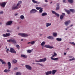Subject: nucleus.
I'll use <instances>...</instances> for the list:
<instances>
[{
    "instance_id": "nucleus-39",
    "label": "nucleus",
    "mask_w": 75,
    "mask_h": 75,
    "mask_svg": "<svg viewBox=\"0 0 75 75\" xmlns=\"http://www.w3.org/2000/svg\"><path fill=\"white\" fill-rule=\"evenodd\" d=\"M16 47L18 49H19L20 48V46H19V45H16Z\"/></svg>"
},
{
    "instance_id": "nucleus-52",
    "label": "nucleus",
    "mask_w": 75,
    "mask_h": 75,
    "mask_svg": "<svg viewBox=\"0 0 75 75\" xmlns=\"http://www.w3.org/2000/svg\"><path fill=\"white\" fill-rule=\"evenodd\" d=\"M62 15H63V16H64H64L65 15V13H62Z\"/></svg>"
},
{
    "instance_id": "nucleus-31",
    "label": "nucleus",
    "mask_w": 75,
    "mask_h": 75,
    "mask_svg": "<svg viewBox=\"0 0 75 75\" xmlns=\"http://www.w3.org/2000/svg\"><path fill=\"white\" fill-rule=\"evenodd\" d=\"M45 42H43L41 43V45H42V46H44V45H45Z\"/></svg>"
},
{
    "instance_id": "nucleus-35",
    "label": "nucleus",
    "mask_w": 75,
    "mask_h": 75,
    "mask_svg": "<svg viewBox=\"0 0 75 75\" xmlns=\"http://www.w3.org/2000/svg\"><path fill=\"white\" fill-rule=\"evenodd\" d=\"M20 18L21 19H24V16L23 15H21L20 16Z\"/></svg>"
},
{
    "instance_id": "nucleus-22",
    "label": "nucleus",
    "mask_w": 75,
    "mask_h": 75,
    "mask_svg": "<svg viewBox=\"0 0 75 75\" xmlns=\"http://www.w3.org/2000/svg\"><path fill=\"white\" fill-rule=\"evenodd\" d=\"M21 3H22V1H18L17 5L18 7H19V6L20 4H21Z\"/></svg>"
},
{
    "instance_id": "nucleus-45",
    "label": "nucleus",
    "mask_w": 75,
    "mask_h": 75,
    "mask_svg": "<svg viewBox=\"0 0 75 75\" xmlns=\"http://www.w3.org/2000/svg\"><path fill=\"white\" fill-rule=\"evenodd\" d=\"M40 8H41V7H37L36 8V9H37V10H40Z\"/></svg>"
},
{
    "instance_id": "nucleus-26",
    "label": "nucleus",
    "mask_w": 75,
    "mask_h": 75,
    "mask_svg": "<svg viewBox=\"0 0 75 75\" xmlns=\"http://www.w3.org/2000/svg\"><path fill=\"white\" fill-rule=\"evenodd\" d=\"M47 15V13H42V16H45Z\"/></svg>"
},
{
    "instance_id": "nucleus-13",
    "label": "nucleus",
    "mask_w": 75,
    "mask_h": 75,
    "mask_svg": "<svg viewBox=\"0 0 75 75\" xmlns=\"http://www.w3.org/2000/svg\"><path fill=\"white\" fill-rule=\"evenodd\" d=\"M8 69H10L11 68V63L10 62H8Z\"/></svg>"
},
{
    "instance_id": "nucleus-61",
    "label": "nucleus",
    "mask_w": 75,
    "mask_h": 75,
    "mask_svg": "<svg viewBox=\"0 0 75 75\" xmlns=\"http://www.w3.org/2000/svg\"><path fill=\"white\" fill-rule=\"evenodd\" d=\"M73 26V25H71L70 26V27H72V26Z\"/></svg>"
},
{
    "instance_id": "nucleus-36",
    "label": "nucleus",
    "mask_w": 75,
    "mask_h": 75,
    "mask_svg": "<svg viewBox=\"0 0 75 75\" xmlns=\"http://www.w3.org/2000/svg\"><path fill=\"white\" fill-rule=\"evenodd\" d=\"M42 8H40V10L39 11V12L40 13H41L42 12Z\"/></svg>"
},
{
    "instance_id": "nucleus-28",
    "label": "nucleus",
    "mask_w": 75,
    "mask_h": 75,
    "mask_svg": "<svg viewBox=\"0 0 75 75\" xmlns=\"http://www.w3.org/2000/svg\"><path fill=\"white\" fill-rule=\"evenodd\" d=\"M70 11L71 12H72V13H74V12H75V10L72 9H70Z\"/></svg>"
},
{
    "instance_id": "nucleus-29",
    "label": "nucleus",
    "mask_w": 75,
    "mask_h": 75,
    "mask_svg": "<svg viewBox=\"0 0 75 75\" xmlns=\"http://www.w3.org/2000/svg\"><path fill=\"white\" fill-rule=\"evenodd\" d=\"M12 62H13V64H15L17 62V61L16 59H14L13 60Z\"/></svg>"
},
{
    "instance_id": "nucleus-49",
    "label": "nucleus",
    "mask_w": 75,
    "mask_h": 75,
    "mask_svg": "<svg viewBox=\"0 0 75 75\" xmlns=\"http://www.w3.org/2000/svg\"><path fill=\"white\" fill-rule=\"evenodd\" d=\"M65 1H66L65 0H63V3H66V2H65Z\"/></svg>"
},
{
    "instance_id": "nucleus-27",
    "label": "nucleus",
    "mask_w": 75,
    "mask_h": 75,
    "mask_svg": "<svg viewBox=\"0 0 75 75\" xmlns=\"http://www.w3.org/2000/svg\"><path fill=\"white\" fill-rule=\"evenodd\" d=\"M68 1L70 3H72L74 2V0H68Z\"/></svg>"
},
{
    "instance_id": "nucleus-53",
    "label": "nucleus",
    "mask_w": 75,
    "mask_h": 75,
    "mask_svg": "<svg viewBox=\"0 0 75 75\" xmlns=\"http://www.w3.org/2000/svg\"><path fill=\"white\" fill-rule=\"evenodd\" d=\"M71 44H73V45H74V42H70Z\"/></svg>"
},
{
    "instance_id": "nucleus-41",
    "label": "nucleus",
    "mask_w": 75,
    "mask_h": 75,
    "mask_svg": "<svg viewBox=\"0 0 75 75\" xmlns=\"http://www.w3.org/2000/svg\"><path fill=\"white\" fill-rule=\"evenodd\" d=\"M49 48H50V49H52L53 48V47L49 45Z\"/></svg>"
},
{
    "instance_id": "nucleus-7",
    "label": "nucleus",
    "mask_w": 75,
    "mask_h": 75,
    "mask_svg": "<svg viewBox=\"0 0 75 75\" xmlns=\"http://www.w3.org/2000/svg\"><path fill=\"white\" fill-rule=\"evenodd\" d=\"M10 52H11L12 53H15V54H16V52L14 50V49L13 48H10Z\"/></svg>"
},
{
    "instance_id": "nucleus-58",
    "label": "nucleus",
    "mask_w": 75,
    "mask_h": 75,
    "mask_svg": "<svg viewBox=\"0 0 75 75\" xmlns=\"http://www.w3.org/2000/svg\"><path fill=\"white\" fill-rule=\"evenodd\" d=\"M17 15H18V14L16 13V14H15V16H17Z\"/></svg>"
},
{
    "instance_id": "nucleus-46",
    "label": "nucleus",
    "mask_w": 75,
    "mask_h": 75,
    "mask_svg": "<svg viewBox=\"0 0 75 75\" xmlns=\"http://www.w3.org/2000/svg\"><path fill=\"white\" fill-rule=\"evenodd\" d=\"M3 13V11H1L0 12V14H2Z\"/></svg>"
},
{
    "instance_id": "nucleus-4",
    "label": "nucleus",
    "mask_w": 75,
    "mask_h": 75,
    "mask_svg": "<svg viewBox=\"0 0 75 75\" xmlns=\"http://www.w3.org/2000/svg\"><path fill=\"white\" fill-rule=\"evenodd\" d=\"M25 67L26 68H27V69H28L29 70H31V69H32V68H31V67L29 65H26Z\"/></svg>"
},
{
    "instance_id": "nucleus-44",
    "label": "nucleus",
    "mask_w": 75,
    "mask_h": 75,
    "mask_svg": "<svg viewBox=\"0 0 75 75\" xmlns=\"http://www.w3.org/2000/svg\"><path fill=\"white\" fill-rule=\"evenodd\" d=\"M8 51H9V49H7L6 50V51L7 52V53H8Z\"/></svg>"
},
{
    "instance_id": "nucleus-15",
    "label": "nucleus",
    "mask_w": 75,
    "mask_h": 75,
    "mask_svg": "<svg viewBox=\"0 0 75 75\" xmlns=\"http://www.w3.org/2000/svg\"><path fill=\"white\" fill-rule=\"evenodd\" d=\"M57 72V71L56 70H52V75H55V74Z\"/></svg>"
},
{
    "instance_id": "nucleus-33",
    "label": "nucleus",
    "mask_w": 75,
    "mask_h": 75,
    "mask_svg": "<svg viewBox=\"0 0 75 75\" xmlns=\"http://www.w3.org/2000/svg\"><path fill=\"white\" fill-rule=\"evenodd\" d=\"M16 75H21V74L20 72H17L16 74Z\"/></svg>"
},
{
    "instance_id": "nucleus-51",
    "label": "nucleus",
    "mask_w": 75,
    "mask_h": 75,
    "mask_svg": "<svg viewBox=\"0 0 75 75\" xmlns=\"http://www.w3.org/2000/svg\"><path fill=\"white\" fill-rule=\"evenodd\" d=\"M39 65H40V66H41V67H43V66H44V65H43L42 64H39Z\"/></svg>"
},
{
    "instance_id": "nucleus-9",
    "label": "nucleus",
    "mask_w": 75,
    "mask_h": 75,
    "mask_svg": "<svg viewBox=\"0 0 75 75\" xmlns=\"http://www.w3.org/2000/svg\"><path fill=\"white\" fill-rule=\"evenodd\" d=\"M37 11L35 9H33L32 10H31L30 11V13H36Z\"/></svg>"
},
{
    "instance_id": "nucleus-30",
    "label": "nucleus",
    "mask_w": 75,
    "mask_h": 75,
    "mask_svg": "<svg viewBox=\"0 0 75 75\" xmlns=\"http://www.w3.org/2000/svg\"><path fill=\"white\" fill-rule=\"evenodd\" d=\"M53 35L54 37H57V33H54Z\"/></svg>"
},
{
    "instance_id": "nucleus-16",
    "label": "nucleus",
    "mask_w": 75,
    "mask_h": 75,
    "mask_svg": "<svg viewBox=\"0 0 75 75\" xmlns=\"http://www.w3.org/2000/svg\"><path fill=\"white\" fill-rule=\"evenodd\" d=\"M32 1L34 3H36V4H40V2H38V1H35L34 0H32Z\"/></svg>"
},
{
    "instance_id": "nucleus-57",
    "label": "nucleus",
    "mask_w": 75,
    "mask_h": 75,
    "mask_svg": "<svg viewBox=\"0 0 75 75\" xmlns=\"http://www.w3.org/2000/svg\"><path fill=\"white\" fill-rule=\"evenodd\" d=\"M27 44H31V42H28V43H27Z\"/></svg>"
},
{
    "instance_id": "nucleus-55",
    "label": "nucleus",
    "mask_w": 75,
    "mask_h": 75,
    "mask_svg": "<svg viewBox=\"0 0 75 75\" xmlns=\"http://www.w3.org/2000/svg\"><path fill=\"white\" fill-rule=\"evenodd\" d=\"M55 56V55H53L52 56V58H53V57H54Z\"/></svg>"
},
{
    "instance_id": "nucleus-3",
    "label": "nucleus",
    "mask_w": 75,
    "mask_h": 75,
    "mask_svg": "<svg viewBox=\"0 0 75 75\" xmlns=\"http://www.w3.org/2000/svg\"><path fill=\"white\" fill-rule=\"evenodd\" d=\"M46 58H44L43 59H40L39 61H36L35 62H45L46 61Z\"/></svg>"
},
{
    "instance_id": "nucleus-59",
    "label": "nucleus",
    "mask_w": 75,
    "mask_h": 75,
    "mask_svg": "<svg viewBox=\"0 0 75 75\" xmlns=\"http://www.w3.org/2000/svg\"><path fill=\"white\" fill-rule=\"evenodd\" d=\"M19 28H19V27H18L17 29H18H18H19Z\"/></svg>"
},
{
    "instance_id": "nucleus-64",
    "label": "nucleus",
    "mask_w": 75,
    "mask_h": 75,
    "mask_svg": "<svg viewBox=\"0 0 75 75\" xmlns=\"http://www.w3.org/2000/svg\"><path fill=\"white\" fill-rule=\"evenodd\" d=\"M23 40V39H21V41H22Z\"/></svg>"
},
{
    "instance_id": "nucleus-60",
    "label": "nucleus",
    "mask_w": 75,
    "mask_h": 75,
    "mask_svg": "<svg viewBox=\"0 0 75 75\" xmlns=\"http://www.w3.org/2000/svg\"><path fill=\"white\" fill-rule=\"evenodd\" d=\"M40 63H37L36 64H37V65H40Z\"/></svg>"
},
{
    "instance_id": "nucleus-62",
    "label": "nucleus",
    "mask_w": 75,
    "mask_h": 75,
    "mask_svg": "<svg viewBox=\"0 0 75 75\" xmlns=\"http://www.w3.org/2000/svg\"><path fill=\"white\" fill-rule=\"evenodd\" d=\"M69 50V48H68L67 49V50Z\"/></svg>"
},
{
    "instance_id": "nucleus-37",
    "label": "nucleus",
    "mask_w": 75,
    "mask_h": 75,
    "mask_svg": "<svg viewBox=\"0 0 75 75\" xmlns=\"http://www.w3.org/2000/svg\"><path fill=\"white\" fill-rule=\"evenodd\" d=\"M32 52L31 50H28L27 51V52H28V53H30Z\"/></svg>"
},
{
    "instance_id": "nucleus-11",
    "label": "nucleus",
    "mask_w": 75,
    "mask_h": 75,
    "mask_svg": "<svg viewBox=\"0 0 75 75\" xmlns=\"http://www.w3.org/2000/svg\"><path fill=\"white\" fill-rule=\"evenodd\" d=\"M52 14H55V15H56L57 17H59V14L57 13L56 12H55V11H52Z\"/></svg>"
},
{
    "instance_id": "nucleus-32",
    "label": "nucleus",
    "mask_w": 75,
    "mask_h": 75,
    "mask_svg": "<svg viewBox=\"0 0 75 75\" xmlns=\"http://www.w3.org/2000/svg\"><path fill=\"white\" fill-rule=\"evenodd\" d=\"M64 16L62 15H61L60 16V18L61 20H62L64 18Z\"/></svg>"
},
{
    "instance_id": "nucleus-21",
    "label": "nucleus",
    "mask_w": 75,
    "mask_h": 75,
    "mask_svg": "<svg viewBox=\"0 0 75 75\" xmlns=\"http://www.w3.org/2000/svg\"><path fill=\"white\" fill-rule=\"evenodd\" d=\"M47 38L48 39H54V38L52 36H49L48 37H47Z\"/></svg>"
},
{
    "instance_id": "nucleus-10",
    "label": "nucleus",
    "mask_w": 75,
    "mask_h": 75,
    "mask_svg": "<svg viewBox=\"0 0 75 75\" xmlns=\"http://www.w3.org/2000/svg\"><path fill=\"white\" fill-rule=\"evenodd\" d=\"M70 21H66L64 23V24L66 26H67V25H68V24L70 23Z\"/></svg>"
},
{
    "instance_id": "nucleus-34",
    "label": "nucleus",
    "mask_w": 75,
    "mask_h": 75,
    "mask_svg": "<svg viewBox=\"0 0 75 75\" xmlns=\"http://www.w3.org/2000/svg\"><path fill=\"white\" fill-rule=\"evenodd\" d=\"M66 11L67 12V13L69 14H70V11L69 10H66Z\"/></svg>"
},
{
    "instance_id": "nucleus-12",
    "label": "nucleus",
    "mask_w": 75,
    "mask_h": 75,
    "mask_svg": "<svg viewBox=\"0 0 75 75\" xmlns=\"http://www.w3.org/2000/svg\"><path fill=\"white\" fill-rule=\"evenodd\" d=\"M45 74L46 75H50V74H52V71H47L46 72H45Z\"/></svg>"
},
{
    "instance_id": "nucleus-1",
    "label": "nucleus",
    "mask_w": 75,
    "mask_h": 75,
    "mask_svg": "<svg viewBox=\"0 0 75 75\" xmlns=\"http://www.w3.org/2000/svg\"><path fill=\"white\" fill-rule=\"evenodd\" d=\"M20 7V6H18L17 5L16 6L13 5L12 7V10H17V9H18Z\"/></svg>"
},
{
    "instance_id": "nucleus-8",
    "label": "nucleus",
    "mask_w": 75,
    "mask_h": 75,
    "mask_svg": "<svg viewBox=\"0 0 75 75\" xmlns=\"http://www.w3.org/2000/svg\"><path fill=\"white\" fill-rule=\"evenodd\" d=\"M10 35V33H6V34H4L3 35V36L4 37H9Z\"/></svg>"
},
{
    "instance_id": "nucleus-40",
    "label": "nucleus",
    "mask_w": 75,
    "mask_h": 75,
    "mask_svg": "<svg viewBox=\"0 0 75 75\" xmlns=\"http://www.w3.org/2000/svg\"><path fill=\"white\" fill-rule=\"evenodd\" d=\"M34 43H35V41H32L30 42V44H33Z\"/></svg>"
},
{
    "instance_id": "nucleus-24",
    "label": "nucleus",
    "mask_w": 75,
    "mask_h": 75,
    "mask_svg": "<svg viewBox=\"0 0 75 75\" xmlns=\"http://www.w3.org/2000/svg\"><path fill=\"white\" fill-rule=\"evenodd\" d=\"M56 40L58 41H62V39L61 38H56Z\"/></svg>"
},
{
    "instance_id": "nucleus-19",
    "label": "nucleus",
    "mask_w": 75,
    "mask_h": 75,
    "mask_svg": "<svg viewBox=\"0 0 75 75\" xmlns=\"http://www.w3.org/2000/svg\"><path fill=\"white\" fill-rule=\"evenodd\" d=\"M21 57H23V58H27V56H25L24 54H21Z\"/></svg>"
},
{
    "instance_id": "nucleus-47",
    "label": "nucleus",
    "mask_w": 75,
    "mask_h": 75,
    "mask_svg": "<svg viewBox=\"0 0 75 75\" xmlns=\"http://www.w3.org/2000/svg\"><path fill=\"white\" fill-rule=\"evenodd\" d=\"M54 55H55V56H56L57 55V53H56L55 52H54Z\"/></svg>"
},
{
    "instance_id": "nucleus-43",
    "label": "nucleus",
    "mask_w": 75,
    "mask_h": 75,
    "mask_svg": "<svg viewBox=\"0 0 75 75\" xmlns=\"http://www.w3.org/2000/svg\"><path fill=\"white\" fill-rule=\"evenodd\" d=\"M11 39H10L9 40H7V41L8 42H11Z\"/></svg>"
},
{
    "instance_id": "nucleus-20",
    "label": "nucleus",
    "mask_w": 75,
    "mask_h": 75,
    "mask_svg": "<svg viewBox=\"0 0 75 75\" xmlns=\"http://www.w3.org/2000/svg\"><path fill=\"white\" fill-rule=\"evenodd\" d=\"M11 42H13V44H16V41L14 39H11Z\"/></svg>"
},
{
    "instance_id": "nucleus-17",
    "label": "nucleus",
    "mask_w": 75,
    "mask_h": 75,
    "mask_svg": "<svg viewBox=\"0 0 75 75\" xmlns=\"http://www.w3.org/2000/svg\"><path fill=\"white\" fill-rule=\"evenodd\" d=\"M51 59H52V60H53L54 61H57V60H58V58H54L51 57Z\"/></svg>"
},
{
    "instance_id": "nucleus-14",
    "label": "nucleus",
    "mask_w": 75,
    "mask_h": 75,
    "mask_svg": "<svg viewBox=\"0 0 75 75\" xmlns=\"http://www.w3.org/2000/svg\"><path fill=\"white\" fill-rule=\"evenodd\" d=\"M59 4L57 3V6L56 10H59Z\"/></svg>"
},
{
    "instance_id": "nucleus-18",
    "label": "nucleus",
    "mask_w": 75,
    "mask_h": 75,
    "mask_svg": "<svg viewBox=\"0 0 75 75\" xmlns=\"http://www.w3.org/2000/svg\"><path fill=\"white\" fill-rule=\"evenodd\" d=\"M4 72H5L6 73H8V72H10V70L9 69H5V70H4Z\"/></svg>"
},
{
    "instance_id": "nucleus-25",
    "label": "nucleus",
    "mask_w": 75,
    "mask_h": 75,
    "mask_svg": "<svg viewBox=\"0 0 75 75\" xmlns=\"http://www.w3.org/2000/svg\"><path fill=\"white\" fill-rule=\"evenodd\" d=\"M46 27H49V26H50V25H51V23H46Z\"/></svg>"
},
{
    "instance_id": "nucleus-23",
    "label": "nucleus",
    "mask_w": 75,
    "mask_h": 75,
    "mask_svg": "<svg viewBox=\"0 0 75 75\" xmlns=\"http://www.w3.org/2000/svg\"><path fill=\"white\" fill-rule=\"evenodd\" d=\"M0 61L2 62V64H6V62H3V60L1 59H0Z\"/></svg>"
},
{
    "instance_id": "nucleus-50",
    "label": "nucleus",
    "mask_w": 75,
    "mask_h": 75,
    "mask_svg": "<svg viewBox=\"0 0 75 75\" xmlns=\"http://www.w3.org/2000/svg\"><path fill=\"white\" fill-rule=\"evenodd\" d=\"M17 69H18V68L17 67H16L14 69V70H17Z\"/></svg>"
},
{
    "instance_id": "nucleus-48",
    "label": "nucleus",
    "mask_w": 75,
    "mask_h": 75,
    "mask_svg": "<svg viewBox=\"0 0 75 75\" xmlns=\"http://www.w3.org/2000/svg\"><path fill=\"white\" fill-rule=\"evenodd\" d=\"M6 31L7 32V33H10V31L9 30H6Z\"/></svg>"
},
{
    "instance_id": "nucleus-42",
    "label": "nucleus",
    "mask_w": 75,
    "mask_h": 75,
    "mask_svg": "<svg viewBox=\"0 0 75 75\" xmlns=\"http://www.w3.org/2000/svg\"><path fill=\"white\" fill-rule=\"evenodd\" d=\"M74 60H75V58L74 57L73 59H70L69 60V61H74Z\"/></svg>"
},
{
    "instance_id": "nucleus-5",
    "label": "nucleus",
    "mask_w": 75,
    "mask_h": 75,
    "mask_svg": "<svg viewBox=\"0 0 75 75\" xmlns=\"http://www.w3.org/2000/svg\"><path fill=\"white\" fill-rule=\"evenodd\" d=\"M13 22L11 21H8L6 22V25H11L12 24Z\"/></svg>"
},
{
    "instance_id": "nucleus-38",
    "label": "nucleus",
    "mask_w": 75,
    "mask_h": 75,
    "mask_svg": "<svg viewBox=\"0 0 75 75\" xmlns=\"http://www.w3.org/2000/svg\"><path fill=\"white\" fill-rule=\"evenodd\" d=\"M49 46L50 45H45V48H49Z\"/></svg>"
},
{
    "instance_id": "nucleus-2",
    "label": "nucleus",
    "mask_w": 75,
    "mask_h": 75,
    "mask_svg": "<svg viewBox=\"0 0 75 75\" xmlns=\"http://www.w3.org/2000/svg\"><path fill=\"white\" fill-rule=\"evenodd\" d=\"M18 35H21V37H26L28 36V35L25 33H19L18 34Z\"/></svg>"
},
{
    "instance_id": "nucleus-6",
    "label": "nucleus",
    "mask_w": 75,
    "mask_h": 75,
    "mask_svg": "<svg viewBox=\"0 0 75 75\" xmlns=\"http://www.w3.org/2000/svg\"><path fill=\"white\" fill-rule=\"evenodd\" d=\"M6 4V3L5 2H3L2 3H0V6H1L2 7H4Z\"/></svg>"
},
{
    "instance_id": "nucleus-63",
    "label": "nucleus",
    "mask_w": 75,
    "mask_h": 75,
    "mask_svg": "<svg viewBox=\"0 0 75 75\" xmlns=\"http://www.w3.org/2000/svg\"><path fill=\"white\" fill-rule=\"evenodd\" d=\"M1 24H2V23L0 22V25H1Z\"/></svg>"
},
{
    "instance_id": "nucleus-56",
    "label": "nucleus",
    "mask_w": 75,
    "mask_h": 75,
    "mask_svg": "<svg viewBox=\"0 0 75 75\" xmlns=\"http://www.w3.org/2000/svg\"><path fill=\"white\" fill-rule=\"evenodd\" d=\"M66 54H67L65 52V53H64V55H66Z\"/></svg>"
},
{
    "instance_id": "nucleus-54",
    "label": "nucleus",
    "mask_w": 75,
    "mask_h": 75,
    "mask_svg": "<svg viewBox=\"0 0 75 75\" xmlns=\"http://www.w3.org/2000/svg\"><path fill=\"white\" fill-rule=\"evenodd\" d=\"M45 2H46V3L48 2V1L47 0H45Z\"/></svg>"
}]
</instances>
